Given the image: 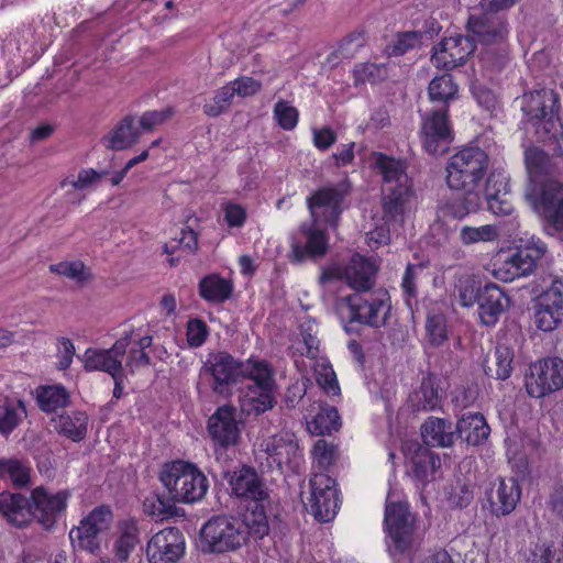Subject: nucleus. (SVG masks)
Segmentation results:
<instances>
[{"label": "nucleus", "mask_w": 563, "mask_h": 563, "mask_svg": "<svg viewBox=\"0 0 563 563\" xmlns=\"http://www.w3.org/2000/svg\"><path fill=\"white\" fill-rule=\"evenodd\" d=\"M224 478L229 484L231 495L246 504V510L243 514L246 523L257 534H268L266 509L271 501L269 490L262 476L255 468L243 465L239 470L227 472Z\"/></svg>", "instance_id": "f257e3e1"}, {"label": "nucleus", "mask_w": 563, "mask_h": 563, "mask_svg": "<svg viewBox=\"0 0 563 563\" xmlns=\"http://www.w3.org/2000/svg\"><path fill=\"white\" fill-rule=\"evenodd\" d=\"M376 166L383 175V218L386 221H402L415 196L412 181L404 162L379 154Z\"/></svg>", "instance_id": "f03ea898"}, {"label": "nucleus", "mask_w": 563, "mask_h": 563, "mask_svg": "<svg viewBox=\"0 0 563 563\" xmlns=\"http://www.w3.org/2000/svg\"><path fill=\"white\" fill-rule=\"evenodd\" d=\"M241 379L252 382L241 398V410L247 416H260L271 410L275 404L277 388L274 368L265 360L249 358L242 361Z\"/></svg>", "instance_id": "7ed1b4c3"}, {"label": "nucleus", "mask_w": 563, "mask_h": 563, "mask_svg": "<svg viewBox=\"0 0 563 563\" xmlns=\"http://www.w3.org/2000/svg\"><path fill=\"white\" fill-rule=\"evenodd\" d=\"M159 481L172 500L191 504L205 497L209 488L206 475L192 463L174 461L164 464Z\"/></svg>", "instance_id": "20e7f679"}, {"label": "nucleus", "mask_w": 563, "mask_h": 563, "mask_svg": "<svg viewBox=\"0 0 563 563\" xmlns=\"http://www.w3.org/2000/svg\"><path fill=\"white\" fill-rule=\"evenodd\" d=\"M201 542L209 552L224 553L234 551L246 543L247 537L262 539L266 534H257L246 523L245 515L240 519L233 516H214L201 528Z\"/></svg>", "instance_id": "39448f33"}, {"label": "nucleus", "mask_w": 563, "mask_h": 563, "mask_svg": "<svg viewBox=\"0 0 563 563\" xmlns=\"http://www.w3.org/2000/svg\"><path fill=\"white\" fill-rule=\"evenodd\" d=\"M342 308L346 309L345 331H353L352 324L360 323L372 328H380L386 324L391 305L386 289H372L367 292H354L340 299Z\"/></svg>", "instance_id": "423d86ee"}, {"label": "nucleus", "mask_w": 563, "mask_h": 563, "mask_svg": "<svg viewBox=\"0 0 563 563\" xmlns=\"http://www.w3.org/2000/svg\"><path fill=\"white\" fill-rule=\"evenodd\" d=\"M490 167L488 154L479 146H466L446 164V184L453 190H476Z\"/></svg>", "instance_id": "0eeeda50"}, {"label": "nucleus", "mask_w": 563, "mask_h": 563, "mask_svg": "<svg viewBox=\"0 0 563 563\" xmlns=\"http://www.w3.org/2000/svg\"><path fill=\"white\" fill-rule=\"evenodd\" d=\"M241 366L242 361L225 351L208 354L199 372L197 384L199 394H202L206 387L222 398L231 397L233 388L241 380Z\"/></svg>", "instance_id": "6e6552de"}, {"label": "nucleus", "mask_w": 563, "mask_h": 563, "mask_svg": "<svg viewBox=\"0 0 563 563\" xmlns=\"http://www.w3.org/2000/svg\"><path fill=\"white\" fill-rule=\"evenodd\" d=\"M387 549L391 555L410 551L416 538V516L407 501L387 499L384 514Z\"/></svg>", "instance_id": "1a4fd4ad"}, {"label": "nucleus", "mask_w": 563, "mask_h": 563, "mask_svg": "<svg viewBox=\"0 0 563 563\" xmlns=\"http://www.w3.org/2000/svg\"><path fill=\"white\" fill-rule=\"evenodd\" d=\"M377 272L378 265L374 260L355 253L346 264H334L323 269L319 283L325 285L332 280H343L355 292H367L376 283Z\"/></svg>", "instance_id": "9d476101"}, {"label": "nucleus", "mask_w": 563, "mask_h": 563, "mask_svg": "<svg viewBox=\"0 0 563 563\" xmlns=\"http://www.w3.org/2000/svg\"><path fill=\"white\" fill-rule=\"evenodd\" d=\"M113 521V514L109 506L101 505L93 508L69 531V539L75 550L98 554L101 550L103 536L109 531Z\"/></svg>", "instance_id": "9b49d317"}, {"label": "nucleus", "mask_w": 563, "mask_h": 563, "mask_svg": "<svg viewBox=\"0 0 563 563\" xmlns=\"http://www.w3.org/2000/svg\"><path fill=\"white\" fill-rule=\"evenodd\" d=\"M547 250L544 242L532 238L526 245L516 249L498 264H495L494 276L504 283L527 277L534 272L538 262L545 255Z\"/></svg>", "instance_id": "f8f14e48"}, {"label": "nucleus", "mask_w": 563, "mask_h": 563, "mask_svg": "<svg viewBox=\"0 0 563 563\" xmlns=\"http://www.w3.org/2000/svg\"><path fill=\"white\" fill-rule=\"evenodd\" d=\"M349 180L333 186L323 187L307 198L311 221L316 224H328L336 229L343 211V200L350 194Z\"/></svg>", "instance_id": "ddd939ff"}, {"label": "nucleus", "mask_w": 563, "mask_h": 563, "mask_svg": "<svg viewBox=\"0 0 563 563\" xmlns=\"http://www.w3.org/2000/svg\"><path fill=\"white\" fill-rule=\"evenodd\" d=\"M525 198L545 220L548 227L563 232V184L549 180L525 189Z\"/></svg>", "instance_id": "4468645a"}, {"label": "nucleus", "mask_w": 563, "mask_h": 563, "mask_svg": "<svg viewBox=\"0 0 563 563\" xmlns=\"http://www.w3.org/2000/svg\"><path fill=\"white\" fill-rule=\"evenodd\" d=\"M70 497L69 489L52 492L42 485L35 487L30 494L32 521L35 520L44 530H53L65 515Z\"/></svg>", "instance_id": "2eb2a0df"}, {"label": "nucleus", "mask_w": 563, "mask_h": 563, "mask_svg": "<svg viewBox=\"0 0 563 563\" xmlns=\"http://www.w3.org/2000/svg\"><path fill=\"white\" fill-rule=\"evenodd\" d=\"M466 30L473 41L481 44L503 45L509 34L508 21L505 13L489 12L479 5L470 13Z\"/></svg>", "instance_id": "dca6fc26"}, {"label": "nucleus", "mask_w": 563, "mask_h": 563, "mask_svg": "<svg viewBox=\"0 0 563 563\" xmlns=\"http://www.w3.org/2000/svg\"><path fill=\"white\" fill-rule=\"evenodd\" d=\"M563 388V360L547 357L531 364L526 375L529 396L542 398Z\"/></svg>", "instance_id": "f3484780"}, {"label": "nucleus", "mask_w": 563, "mask_h": 563, "mask_svg": "<svg viewBox=\"0 0 563 563\" xmlns=\"http://www.w3.org/2000/svg\"><path fill=\"white\" fill-rule=\"evenodd\" d=\"M422 143L424 150L432 155H442L450 148L453 130L449 121L448 109L432 110L422 115Z\"/></svg>", "instance_id": "a211bd4d"}, {"label": "nucleus", "mask_w": 563, "mask_h": 563, "mask_svg": "<svg viewBox=\"0 0 563 563\" xmlns=\"http://www.w3.org/2000/svg\"><path fill=\"white\" fill-rule=\"evenodd\" d=\"M310 492L309 504L313 517L321 522L331 521L339 508L335 481L323 473L314 474L310 478Z\"/></svg>", "instance_id": "6ab92c4d"}, {"label": "nucleus", "mask_w": 563, "mask_h": 563, "mask_svg": "<svg viewBox=\"0 0 563 563\" xmlns=\"http://www.w3.org/2000/svg\"><path fill=\"white\" fill-rule=\"evenodd\" d=\"M475 48L476 44L470 35L457 34L444 37L433 47L431 63L438 69L452 70L464 65Z\"/></svg>", "instance_id": "aec40b11"}, {"label": "nucleus", "mask_w": 563, "mask_h": 563, "mask_svg": "<svg viewBox=\"0 0 563 563\" xmlns=\"http://www.w3.org/2000/svg\"><path fill=\"white\" fill-rule=\"evenodd\" d=\"M132 343V333H125L115 343L106 350L88 349L85 352L84 367L87 372L101 371L115 377L123 373L122 358Z\"/></svg>", "instance_id": "412c9836"}, {"label": "nucleus", "mask_w": 563, "mask_h": 563, "mask_svg": "<svg viewBox=\"0 0 563 563\" xmlns=\"http://www.w3.org/2000/svg\"><path fill=\"white\" fill-rule=\"evenodd\" d=\"M185 553V538L176 527L165 528L152 537L146 555L150 563H176Z\"/></svg>", "instance_id": "4be33fe9"}, {"label": "nucleus", "mask_w": 563, "mask_h": 563, "mask_svg": "<svg viewBox=\"0 0 563 563\" xmlns=\"http://www.w3.org/2000/svg\"><path fill=\"white\" fill-rule=\"evenodd\" d=\"M321 225L313 221L300 225V233L306 238V242L302 244L300 241L292 240L290 254L292 263L300 264L307 258H319L325 255L329 241Z\"/></svg>", "instance_id": "5701e85b"}, {"label": "nucleus", "mask_w": 563, "mask_h": 563, "mask_svg": "<svg viewBox=\"0 0 563 563\" xmlns=\"http://www.w3.org/2000/svg\"><path fill=\"white\" fill-rule=\"evenodd\" d=\"M559 108V97L551 89H537L523 93L521 110L529 121H544L553 125V118Z\"/></svg>", "instance_id": "b1692460"}, {"label": "nucleus", "mask_w": 563, "mask_h": 563, "mask_svg": "<svg viewBox=\"0 0 563 563\" xmlns=\"http://www.w3.org/2000/svg\"><path fill=\"white\" fill-rule=\"evenodd\" d=\"M478 317L481 323L494 327L510 306V298L496 284L487 283L477 289Z\"/></svg>", "instance_id": "393cba45"}, {"label": "nucleus", "mask_w": 563, "mask_h": 563, "mask_svg": "<svg viewBox=\"0 0 563 563\" xmlns=\"http://www.w3.org/2000/svg\"><path fill=\"white\" fill-rule=\"evenodd\" d=\"M235 412L233 406L223 405L208 420L210 437L222 448L235 444L240 437Z\"/></svg>", "instance_id": "a878e982"}, {"label": "nucleus", "mask_w": 563, "mask_h": 563, "mask_svg": "<svg viewBox=\"0 0 563 563\" xmlns=\"http://www.w3.org/2000/svg\"><path fill=\"white\" fill-rule=\"evenodd\" d=\"M486 495L490 511L496 516H507L516 509L521 497V488L514 477H499Z\"/></svg>", "instance_id": "bb28decb"}, {"label": "nucleus", "mask_w": 563, "mask_h": 563, "mask_svg": "<svg viewBox=\"0 0 563 563\" xmlns=\"http://www.w3.org/2000/svg\"><path fill=\"white\" fill-rule=\"evenodd\" d=\"M261 449L279 468L284 464L288 465L295 462L300 455L296 435L289 431H283L265 439L261 443Z\"/></svg>", "instance_id": "cd10ccee"}, {"label": "nucleus", "mask_w": 563, "mask_h": 563, "mask_svg": "<svg viewBox=\"0 0 563 563\" xmlns=\"http://www.w3.org/2000/svg\"><path fill=\"white\" fill-rule=\"evenodd\" d=\"M423 448H451L456 439L452 421L439 417H428L420 427Z\"/></svg>", "instance_id": "c85d7f7f"}, {"label": "nucleus", "mask_w": 563, "mask_h": 563, "mask_svg": "<svg viewBox=\"0 0 563 563\" xmlns=\"http://www.w3.org/2000/svg\"><path fill=\"white\" fill-rule=\"evenodd\" d=\"M443 390L440 378L428 373L422 377L419 387L409 396V404L415 411H432L441 407Z\"/></svg>", "instance_id": "c756f323"}, {"label": "nucleus", "mask_w": 563, "mask_h": 563, "mask_svg": "<svg viewBox=\"0 0 563 563\" xmlns=\"http://www.w3.org/2000/svg\"><path fill=\"white\" fill-rule=\"evenodd\" d=\"M0 514L16 528L27 527L32 522L30 497L21 493H0Z\"/></svg>", "instance_id": "7c9ffc66"}, {"label": "nucleus", "mask_w": 563, "mask_h": 563, "mask_svg": "<svg viewBox=\"0 0 563 563\" xmlns=\"http://www.w3.org/2000/svg\"><path fill=\"white\" fill-rule=\"evenodd\" d=\"M525 166L528 174L530 186H541L542 184L554 180L550 176L554 170V165L550 156L540 147L531 146L525 151Z\"/></svg>", "instance_id": "2f4dec72"}, {"label": "nucleus", "mask_w": 563, "mask_h": 563, "mask_svg": "<svg viewBox=\"0 0 563 563\" xmlns=\"http://www.w3.org/2000/svg\"><path fill=\"white\" fill-rule=\"evenodd\" d=\"M455 434L470 445H481L488 439L490 428L482 413L468 412L457 420Z\"/></svg>", "instance_id": "473e14b6"}, {"label": "nucleus", "mask_w": 563, "mask_h": 563, "mask_svg": "<svg viewBox=\"0 0 563 563\" xmlns=\"http://www.w3.org/2000/svg\"><path fill=\"white\" fill-rule=\"evenodd\" d=\"M141 131L135 125L132 115H125L119 123L102 137L106 148L122 151L132 147L140 139Z\"/></svg>", "instance_id": "72a5a7b5"}, {"label": "nucleus", "mask_w": 563, "mask_h": 563, "mask_svg": "<svg viewBox=\"0 0 563 563\" xmlns=\"http://www.w3.org/2000/svg\"><path fill=\"white\" fill-rule=\"evenodd\" d=\"M26 417L27 410L22 399L0 396V435L9 438Z\"/></svg>", "instance_id": "f704fd0d"}, {"label": "nucleus", "mask_w": 563, "mask_h": 563, "mask_svg": "<svg viewBox=\"0 0 563 563\" xmlns=\"http://www.w3.org/2000/svg\"><path fill=\"white\" fill-rule=\"evenodd\" d=\"M563 321V300L539 295L534 305V323L542 331H552Z\"/></svg>", "instance_id": "c9c22d12"}, {"label": "nucleus", "mask_w": 563, "mask_h": 563, "mask_svg": "<svg viewBox=\"0 0 563 563\" xmlns=\"http://www.w3.org/2000/svg\"><path fill=\"white\" fill-rule=\"evenodd\" d=\"M463 197L450 200L438 208V219L452 218L463 220L470 213L476 212L481 206V195L477 190H464Z\"/></svg>", "instance_id": "e433bc0d"}, {"label": "nucleus", "mask_w": 563, "mask_h": 563, "mask_svg": "<svg viewBox=\"0 0 563 563\" xmlns=\"http://www.w3.org/2000/svg\"><path fill=\"white\" fill-rule=\"evenodd\" d=\"M412 475L422 485L435 479L441 467V459L438 453L418 444V449L411 459Z\"/></svg>", "instance_id": "4c0bfd02"}, {"label": "nucleus", "mask_w": 563, "mask_h": 563, "mask_svg": "<svg viewBox=\"0 0 563 563\" xmlns=\"http://www.w3.org/2000/svg\"><path fill=\"white\" fill-rule=\"evenodd\" d=\"M52 423L59 434L77 442L87 434L88 416L82 411H70L54 417Z\"/></svg>", "instance_id": "58836bf2"}, {"label": "nucleus", "mask_w": 563, "mask_h": 563, "mask_svg": "<svg viewBox=\"0 0 563 563\" xmlns=\"http://www.w3.org/2000/svg\"><path fill=\"white\" fill-rule=\"evenodd\" d=\"M0 479H9L18 488L27 486L31 482L29 461L15 456L0 459Z\"/></svg>", "instance_id": "ea45409f"}, {"label": "nucleus", "mask_w": 563, "mask_h": 563, "mask_svg": "<svg viewBox=\"0 0 563 563\" xmlns=\"http://www.w3.org/2000/svg\"><path fill=\"white\" fill-rule=\"evenodd\" d=\"M426 37V33L422 31L398 32L385 46L384 55L388 58L404 56L413 49L420 48Z\"/></svg>", "instance_id": "a19ab883"}, {"label": "nucleus", "mask_w": 563, "mask_h": 563, "mask_svg": "<svg viewBox=\"0 0 563 563\" xmlns=\"http://www.w3.org/2000/svg\"><path fill=\"white\" fill-rule=\"evenodd\" d=\"M140 542L137 523L133 519L124 520L119 525V537L114 542L113 551L119 561H126Z\"/></svg>", "instance_id": "79ce46f5"}, {"label": "nucleus", "mask_w": 563, "mask_h": 563, "mask_svg": "<svg viewBox=\"0 0 563 563\" xmlns=\"http://www.w3.org/2000/svg\"><path fill=\"white\" fill-rule=\"evenodd\" d=\"M199 295L209 302L221 303L232 295V284L219 275H208L199 283Z\"/></svg>", "instance_id": "37998d69"}, {"label": "nucleus", "mask_w": 563, "mask_h": 563, "mask_svg": "<svg viewBox=\"0 0 563 563\" xmlns=\"http://www.w3.org/2000/svg\"><path fill=\"white\" fill-rule=\"evenodd\" d=\"M341 420L336 408L332 406H319L318 413L307 421V429L311 434L324 435L338 431Z\"/></svg>", "instance_id": "c03bdc74"}, {"label": "nucleus", "mask_w": 563, "mask_h": 563, "mask_svg": "<svg viewBox=\"0 0 563 563\" xmlns=\"http://www.w3.org/2000/svg\"><path fill=\"white\" fill-rule=\"evenodd\" d=\"M36 400L41 410L54 412L65 408L70 401V396L62 385L41 386L36 389Z\"/></svg>", "instance_id": "a18cd8bd"}, {"label": "nucleus", "mask_w": 563, "mask_h": 563, "mask_svg": "<svg viewBox=\"0 0 563 563\" xmlns=\"http://www.w3.org/2000/svg\"><path fill=\"white\" fill-rule=\"evenodd\" d=\"M514 351L506 345H497L492 364L485 368V374L489 378L505 380L510 377L512 372Z\"/></svg>", "instance_id": "49530a36"}, {"label": "nucleus", "mask_w": 563, "mask_h": 563, "mask_svg": "<svg viewBox=\"0 0 563 563\" xmlns=\"http://www.w3.org/2000/svg\"><path fill=\"white\" fill-rule=\"evenodd\" d=\"M459 86L449 74L434 77L428 87V95L432 102L448 104L456 99Z\"/></svg>", "instance_id": "de8ad7c7"}, {"label": "nucleus", "mask_w": 563, "mask_h": 563, "mask_svg": "<svg viewBox=\"0 0 563 563\" xmlns=\"http://www.w3.org/2000/svg\"><path fill=\"white\" fill-rule=\"evenodd\" d=\"M176 501L172 500L168 496L152 495L145 498L143 503L144 511L155 517L157 520H164L177 515Z\"/></svg>", "instance_id": "09e8293b"}, {"label": "nucleus", "mask_w": 563, "mask_h": 563, "mask_svg": "<svg viewBox=\"0 0 563 563\" xmlns=\"http://www.w3.org/2000/svg\"><path fill=\"white\" fill-rule=\"evenodd\" d=\"M499 236L497 227L485 224L481 227L462 225L459 232L460 242L463 245H472L479 242H493Z\"/></svg>", "instance_id": "8fccbe9b"}, {"label": "nucleus", "mask_w": 563, "mask_h": 563, "mask_svg": "<svg viewBox=\"0 0 563 563\" xmlns=\"http://www.w3.org/2000/svg\"><path fill=\"white\" fill-rule=\"evenodd\" d=\"M387 75L388 71L385 64L358 63L353 68V78L356 86L366 82H380L387 78Z\"/></svg>", "instance_id": "3c124183"}, {"label": "nucleus", "mask_w": 563, "mask_h": 563, "mask_svg": "<svg viewBox=\"0 0 563 563\" xmlns=\"http://www.w3.org/2000/svg\"><path fill=\"white\" fill-rule=\"evenodd\" d=\"M488 170L489 173L487 175L484 189L485 198L492 199L493 197L500 195L507 196L510 190V186L509 178L505 169L501 167H494L493 165Z\"/></svg>", "instance_id": "603ef678"}, {"label": "nucleus", "mask_w": 563, "mask_h": 563, "mask_svg": "<svg viewBox=\"0 0 563 563\" xmlns=\"http://www.w3.org/2000/svg\"><path fill=\"white\" fill-rule=\"evenodd\" d=\"M49 271L57 275L73 279L79 284H84L91 278L90 272L80 261L52 264L49 266Z\"/></svg>", "instance_id": "864d4df0"}, {"label": "nucleus", "mask_w": 563, "mask_h": 563, "mask_svg": "<svg viewBox=\"0 0 563 563\" xmlns=\"http://www.w3.org/2000/svg\"><path fill=\"white\" fill-rule=\"evenodd\" d=\"M316 380L318 385L329 396H339L341 393L335 372L332 366L325 362H318L314 368Z\"/></svg>", "instance_id": "5fc2aeb1"}, {"label": "nucleus", "mask_w": 563, "mask_h": 563, "mask_svg": "<svg viewBox=\"0 0 563 563\" xmlns=\"http://www.w3.org/2000/svg\"><path fill=\"white\" fill-rule=\"evenodd\" d=\"M234 95L227 84L214 92L213 98L203 106V113L208 117L216 118L228 111L232 104Z\"/></svg>", "instance_id": "6e6d98bb"}, {"label": "nucleus", "mask_w": 563, "mask_h": 563, "mask_svg": "<svg viewBox=\"0 0 563 563\" xmlns=\"http://www.w3.org/2000/svg\"><path fill=\"white\" fill-rule=\"evenodd\" d=\"M426 331L429 342L439 346L448 339L446 319L440 312H430L426 320Z\"/></svg>", "instance_id": "4d7b16f0"}, {"label": "nucleus", "mask_w": 563, "mask_h": 563, "mask_svg": "<svg viewBox=\"0 0 563 563\" xmlns=\"http://www.w3.org/2000/svg\"><path fill=\"white\" fill-rule=\"evenodd\" d=\"M422 266L419 264H408L401 279V290L406 305L411 309V301L418 296L417 278Z\"/></svg>", "instance_id": "13d9d810"}, {"label": "nucleus", "mask_w": 563, "mask_h": 563, "mask_svg": "<svg viewBox=\"0 0 563 563\" xmlns=\"http://www.w3.org/2000/svg\"><path fill=\"white\" fill-rule=\"evenodd\" d=\"M175 111L172 107H166L161 110H152L144 112L137 126L142 132H153L155 129H157L159 125L167 122L173 115Z\"/></svg>", "instance_id": "bf43d9fd"}, {"label": "nucleus", "mask_w": 563, "mask_h": 563, "mask_svg": "<svg viewBox=\"0 0 563 563\" xmlns=\"http://www.w3.org/2000/svg\"><path fill=\"white\" fill-rule=\"evenodd\" d=\"M298 111L287 101L279 100L274 107V118L284 130L290 131L298 123Z\"/></svg>", "instance_id": "052dcab7"}, {"label": "nucleus", "mask_w": 563, "mask_h": 563, "mask_svg": "<svg viewBox=\"0 0 563 563\" xmlns=\"http://www.w3.org/2000/svg\"><path fill=\"white\" fill-rule=\"evenodd\" d=\"M366 43L363 31H353L339 43V53L345 59L353 58Z\"/></svg>", "instance_id": "680f3d73"}, {"label": "nucleus", "mask_w": 563, "mask_h": 563, "mask_svg": "<svg viewBox=\"0 0 563 563\" xmlns=\"http://www.w3.org/2000/svg\"><path fill=\"white\" fill-rule=\"evenodd\" d=\"M312 455L318 466L325 470L335 461L336 446L323 439H320L313 445Z\"/></svg>", "instance_id": "e2e57ef3"}, {"label": "nucleus", "mask_w": 563, "mask_h": 563, "mask_svg": "<svg viewBox=\"0 0 563 563\" xmlns=\"http://www.w3.org/2000/svg\"><path fill=\"white\" fill-rule=\"evenodd\" d=\"M186 335L190 347H199L206 342L209 335V328L203 320L194 318L187 322Z\"/></svg>", "instance_id": "0e129e2a"}, {"label": "nucleus", "mask_w": 563, "mask_h": 563, "mask_svg": "<svg viewBox=\"0 0 563 563\" xmlns=\"http://www.w3.org/2000/svg\"><path fill=\"white\" fill-rule=\"evenodd\" d=\"M174 243H166L164 246V251L167 254H173L177 249L187 250L190 253H195L198 247V236L197 233L187 228L181 229L179 232V238L175 239Z\"/></svg>", "instance_id": "69168bd1"}, {"label": "nucleus", "mask_w": 563, "mask_h": 563, "mask_svg": "<svg viewBox=\"0 0 563 563\" xmlns=\"http://www.w3.org/2000/svg\"><path fill=\"white\" fill-rule=\"evenodd\" d=\"M107 174V172H97L92 168L82 169L79 172L77 179H65L62 183V187L69 184L75 189H86L91 185L99 183Z\"/></svg>", "instance_id": "338daca9"}, {"label": "nucleus", "mask_w": 563, "mask_h": 563, "mask_svg": "<svg viewBox=\"0 0 563 563\" xmlns=\"http://www.w3.org/2000/svg\"><path fill=\"white\" fill-rule=\"evenodd\" d=\"M229 87L234 96L247 97L257 93L261 90V82L252 77H240L230 81Z\"/></svg>", "instance_id": "774afa93"}]
</instances>
